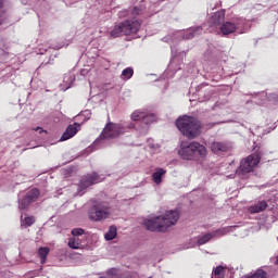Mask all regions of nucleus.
Wrapping results in <instances>:
<instances>
[{"mask_svg": "<svg viewBox=\"0 0 278 278\" xmlns=\"http://www.w3.org/2000/svg\"><path fill=\"white\" fill-rule=\"evenodd\" d=\"M144 12V7L142 4L134 7L130 11L132 20H126L121 24H117L110 31L111 38H119V36H131V34H138L142 23L136 20V16H140Z\"/></svg>", "mask_w": 278, "mask_h": 278, "instance_id": "f257e3e1", "label": "nucleus"}, {"mask_svg": "<svg viewBox=\"0 0 278 278\" xmlns=\"http://www.w3.org/2000/svg\"><path fill=\"white\" fill-rule=\"evenodd\" d=\"M179 220L178 211H168L165 214L152 219H144L143 225L148 231H166L169 227L177 225Z\"/></svg>", "mask_w": 278, "mask_h": 278, "instance_id": "f03ea898", "label": "nucleus"}, {"mask_svg": "<svg viewBox=\"0 0 278 278\" xmlns=\"http://www.w3.org/2000/svg\"><path fill=\"white\" fill-rule=\"evenodd\" d=\"M134 124L123 125V124H114L112 122L108 123L100 134L99 138L93 142L94 147H105V144H110V140H114V138H118L122 134L127 132V129H134Z\"/></svg>", "mask_w": 278, "mask_h": 278, "instance_id": "7ed1b4c3", "label": "nucleus"}, {"mask_svg": "<svg viewBox=\"0 0 278 278\" xmlns=\"http://www.w3.org/2000/svg\"><path fill=\"white\" fill-rule=\"evenodd\" d=\"M134 124L123 125V124H114L112 122L108 123L100 134L99 138L93 142L94 147H105V144H110V140H114V138H118L122 134L127 132V129H134Z\"/></svg>", "mask_w": 278, "mask_h": 278, "instance_id": "20e7f679", "label": "nucleus"}, {"mask_svg": "<svg viewBox=\"0 0 278 278\" xmlns=\"http://www.w3.org/2000/svg\"><path fill=\"white\" fill-rule=\"evenodd\" d=\"M176 127L182 136H186L189 140H194L201 136V122L195 117L185 115L176 121Z\"/></svg>", "mask_w": 278, "mask_h": 278, "instance_id": "39448f33", "label": "nucleus"}, {"mask_svg": "<svg viewBox=\"0 0 278 278\" xmlns=\"http://www.w3.org/2000/svg\"><path fill=\"white\" fill-rule=\"evenodd\" d=\"M262 156H260V154H251L247 156L241 161L240 166L237 169V175H239V177H242L243 175L253 173L255 168H257V164H260Z\"/></svg>", "mask_w": 278, "mask_h": 278, "instance_id": "423d86ee", "label": "nucleus"}, {"mask_svg": "<svg viewBox=\"0 0 278 278\" xmlns=\"http://www.w3.org/2000/svg\"><path fill=\"white\" fill-rule=\"evenodd\" d=\"M203 31V28L198 26L194 28H190L188 30H178L174 33V36H165L162 40L163 42H175L177 40H191V38H194V36H199Z\"/></svg>", "mask_w": 278, "mask_h": 278, "instance_id": "0eeeda50", "label": "nucleus"}, {"mask_svg": "<svg viewBox=\"0 0 278 278\" xmlns=\"http://www.w3.org/2000/svg\"><path fill=\"white\" fill-rule=\"evenodd\" d=\"M72 238L68 240L70 249H81L86 242V230L83 228H74L72 230Z\"/></svg>", "mask_w": 278, "mask_h": 278, "instance_id": "6e6552de", "label": "nucleus"}, {"mask_svg": "<svg viewBox=\"0 0 278 278\" xmlns=\"http://www.w3.org/2000/svg\"><path fill=\"white\" fill-rule=\"evenodd\" d=\"M110 216V207L108 204L100 203L94 205L89 212V218L91 220H103Z\"/></svg>", "mask_w": 278, "mask_h": 278, "instance_id": "1a4fd4ad", "label": "nucleus"}, {"mask_svg": "<svg viewBox=\"0 0 278 278\" xmlns=\"http://www.w3.org/2000/svg\"><path fill=\"white\" fill-rule=\"evenodd\" d=\"M223 23H225V11L215 12L208 20V31L211 34L218 31Z\"/></svg>", "mask_w": 278, "mask_h": 278, "instance_id": "9d476101", "label": "nucleus"}, {"mask_svg": "<svg viewBox=\"0 0 278 278\" xmlns=\"http://www.w3.org/2000/svg\"><path fill=\"white\" fill-rule=\"evenodd\" d=\"M131 121H141L143 125H151V123H155L156 117L155 114L150 113L147 110H137L131 114Z\"/></svg>", "mask_w": 278, "mask_h": 278, "instance_id": "9b49d317", "label": "nucleus"}, {"mask_svg": "<svg viewBox=\"0 0 278 278\" xmlns=\"http://www.w3.org/2000/svg\"><path fill=\"white\" fill-rule=\"evenodd\" d=\"M194 141L192 142H181L180 143V149L178 150V155L181 157V160H195V155H194Z\"/></svg>", "mask_w": 278, "mask_h": 278, "instance_id": "f8f14e48", "label": "nucleus"}, {"mask_svg": "<svg viewBox=\"0 0 278 278\" xmlns=\"http://www.w3.org/2000/svg\"><path fill=\"white\" fill-rule=\"evenodd\" d=\"M38 197H40V191H38V189H30L25 197L18 199V208L27 210Z\"/></svg>", "mask_w": 278, "mask_h": 278, "instance_id": "ddd939ff", "label": "nucleus"}, {"mask_svg": "<svg viewBox=\"0 0 278 278\" xmlns=\"http://www.w3.org/2000/svg\"><path fill=\"white\" fill-rule=\"evenodd\" d=\"M100 181H103V178H101L99 175L96 173L89 174L80 180L78 190H86V188H89V186H94V184H100Z\"/></svg>", "mask_w": 278, "mask_h": 278, "instance_id": "4468645a", "label": "nucleus"}, {"mask_svg": "<svg viewBox=\"0 0 278 278\" xmlns=\"http://www.w3.org/2000/svg\"><path fill=\"white\" fill-rule=\"evenodd\" d=\"M194 147L195 160H200L201 162H203L205 157H207V148L197 141H194Z\"/></svg>", "mask_w": 278, "mask_h": 278, "instance_id": "2eb2a0df", "label": "nucleus"}, {"mask_svg": "<svg viewBox=\"0 0 278 278\" xmlns=\"http://www.w3.org/2000/svg\"><path fill=\"white\" fill-rule=\"evenodd\" d=\"M231 149V144L228 142H213L211 146V151L213 153H227Z\"/></svg>", "mask_w": 278, "mask_h": 278, "instance_id": "dca6fc26", "label": "nucleus"}, {"mask_svg": "<svg viewBox=\"0 0 278 278\" xmlns=\"http://www.w3.org/2000/svg\"><path fill=\"white\" fill-rule=\"evenodd\" d=\"M77 127H79V124L77 123H75L74 125H70L61 136V142L71 140V138H73V136L77 134Z\"/></svg>", "mask_w": 278, "mask_h": 278, "instance_id": "f3484780", "label": "nucleus"}, {"mask_svg": "<svg viewBox=\"0 0 278 278\" xmlns=\"http://www.w3.org/2000/svg\"><path fill=\"white\" fill-rule=\"evenodd\" d=\"M74 83H75V74L73 73L65 74L63 77V85H61L62 90L64 91L68 90V88H71Z\"/></svg>", "mask_w": 278, "mask_h": 278, "instance_id": "a211bd4d", "label": "nucleus"}, {"mask_svg": "<svg viewBox=\"0 0 278 278\" xmlns=\"http://www.w3.org/2000/svg\"><path fill=\"white\" fill-rule=\"evenodd\" d=\"M268 207V203L266 201H260L256 204H253L249 207L250 214H260V212H264Z\"/></svg>", "mask_w": 278, "mask_h": 278, "instance_id": "6ab92c4d", "label": "nucleus"}, {"mask_svg": "<svg viewBox=\"0 0 278 278\" xmlns=\"http://www.w3.org/2000/svg\"><path fill=\"white\" fill-rule=\"evenodd\" d=\"M219 31L223 36H229V34H233V31H236V24L226 22L219 27Z\"/></svg>", "mask_w": 278, "mask_h": 278, "instance_id": "aec40b11", "label": "nucleus"}, {"mask_svg": "<svg viewBox=\"0 0 278 278\" xmlns=\"http://www.w3.org/2000/svg\"><path fill=\"white\" fill-rule=\"evenodd\" d=\"M166 175V169L164 168H156L152 175V179L154 184L160 185L162 182V177Z\"/></svg>", "mask_w": 278, "mask_h": 278, "instance_id": "412c9836", "label": "nucleus"}, {"mask_svg": "<svg viewBox=\"0 0 278 278\" xmlns=\"http://www.w3.org/2000/svg\"><path fill=\"white\" fill-rule=\"evenodd\" d=\"M118 236V232L116 230L115 226H111L109 230L105 232L104 238L105 240H114Z\"/></svg>", "mask_w": 278, "mask_h": 278, "instance_id": "4be33fe9", "label": "nucleus"}, {"mask_svg": "<svg viewBox=\"0 0 278 278\" xmlns=\"http://www.w3.org/2000/svg\"><path fill=\"white\" fill-rule=\"evenodd\" d=\"M47 255H49V248H39L38 257H40L41 264L47 263Z\"/></svg>", "mask_w": 278, "mask_h": 278, "instance_id": "5701e85b", "label": "nucleus"}, {"mask_svg": "<svg viewBox=\"0 0 278 278\" xmlns=\"http://www.w3.org/2000/svg\"><path fill=\"white\" fill-rule=\"evenodd\" d=\"M212 238H214V235H212V232H208L198 239V244L199 245L207 244V242H210Z\"/></svg>", "mask_w": 278, "mask_h": 278, "instance_id": "b1692460", "label": "nucleus"}, {"mask_svg": "<svg viewBox=\"0 0 278 278\" xmlns=\"http://www.w3.org/2000/svg\"><path fill=\"white\" fill-rule=\"evenodd\" d=\"M212 278H225V268L223 266H218L212 274Z\"/></svg>", "mask_w": 278, "mask_h": 278, "instance_id": "393cba45", "label": "nucleus"}, {"mask_svg": "<svg viewBox=\"0 0 278 278\" xmlns=\"http://www.w3.org/2000/svg\"><path fill=\"white\" fill-rule=\"evenodd\" d=\"M34 223H36V218H34V216H27L24 219H22V227H31Z\"/></svg>", "mask_w": 278, "mask_h": 278, "instance_id": "a878e982", "label": "nucleus"}, {"mask_svg": "<svg viewBox=\"0 0 278 278\" xmlns=\"http://www.w3.org/2000/svg\"><path fill=\"white\" fill-rule=\"evenodd\" d=\"M134 77V68L127 67L122 72V79H131Z\"/></svg>", "mask_w": 278, "mask_h": 278, "instance_id": "bb28decb", "label": "nucleus"}, {"mask_svg": "<svg viewBox=\"0 0 278 278\" xmlns=\"http://www.w3.org/2000/svg\"><path fill=\"white\" fill-rule=\"evenodd\" d=\"M5 4L3 3V0H0V25L5 21Z\"/></svg>", "mask_w": 278, "mask_h": 278, "instance_id": "cd10ccee", "label": "nucleus"}, {"mask_svg": "<svg viewBox=\"0 0 278 278\" xmlns=\"http://www.w3.org/2000/svg\"><path fill=\"white\" fill-rule=\"evenodd\" d=\"M211 233H212L213 238H220L223 236H226L227 228H220V229H217V230H215V231H213Z\"/></svg>", "mask_w": 278, "mask_h": 278, "instance_id": "c85d7f7f", "label": "nucleus"}, {"mask_svg": "<svg viewBox=\"0 0 278 278\" xmlns=\"http://www.w3.org/2000/svg\"><path fill=\"white\" fill-rule=\"evenodd\" d=\"M129 12L128 11H122L119 12V18H123L124 16H128Z\"/></svg>", "mask_w": 278, "mask_h": 278, "instance_id": "c756f323", "label": "nucleus"}, {"mask_svg": "<svg viewBox=\"0 0 278 278\" xmlns=\"http://www.w3.org/2000/svg\"><path fill=\"white\" fill-rule=\"evenodd\" d=\"M35 131H43V130H42V128L37 127V128H35Z\"/></svg>", "mask_w": 278, "mask_h": 278, "instance_id": "7c9ffc66", "label": "nucleus"}, {"mask_svg": "<svg viewBox=\"0 0 278 278\" xmlns=\"http://www.w3.org/2000/svg\"><path fill=\"white\" fill-rule=\"evenodd\" d=\"M111 273H112L113 275H116L117 270H116V269H112Z\"/></svg>", "mask_w": 278, "mask_h": 278, "instance_id": "2f4dec72", "label": "nucleus"}, {"mask_svg": "<svg viewBox=\"0 0 278 278\" xmlns=\"http://www.w3.org/2000/svg\"><path fill=\"white\" fill-rule=\"evenodd\" d=\"M273 99H275V101H278V94L277 96H273Z\"/></svg>", "mask_w": 278, "mask_h": 278, "instance_id": "473e14b6", "label": "nucleus"}, {"mask_svg": "<svg viewBox=\"0 0 278 278\" xmlns=\"http://www.w3.org/2000/svg\"><path fill=\"white\" fill-rule=\"evenodd\" d=\"M146 131H149V128H146Z\"/></svg>", "mask_w": 278, "mask_h": 278, "instance_id": "72a5a7b5", "label": "nucleus"}]
</instances>
